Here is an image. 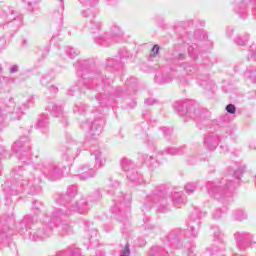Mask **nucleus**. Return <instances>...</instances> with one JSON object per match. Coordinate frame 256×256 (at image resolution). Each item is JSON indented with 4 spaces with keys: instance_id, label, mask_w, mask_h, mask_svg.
<instances>
[{
    "instance_id": "41",
    "label": "nucleus",
    "mask_w": 256,
    "mask_h": 256,
    "mask_svg": "<svg viewBox=\"0 0 256 256\" xmlns=\"http://www.w3.org/2000/svg\"><path fill=\"white\" fill-rule=\"evenodd\" d=\"M65 53L66 55H68V57H70V59H75V57H77V55H79V50L73 48V47H66L65 48Z\"/></svg>"
},
{
    "instance_id": "48",
    "label": "nucleus",
    "mask_w": 256,
    "mask_h": 256,
    "mask_svg": "<svg viewBox=\"0 0 256 256\" xmlns=\"http://www.w3.org/2000/svg\"><path fill=\"white\" fill-rule=\"evenodd\" d=\"M159 49H160V47L157 44L152 47V49L150 51V55H149L150 59H155V57H157V55H159Z\"/></svg>"
},
{
    "instance_id": "23",
    "label": "nucleus",
    "mask_w": 256,
    "mask_h": 256,
    "mask_svg": "<svg viewBox=\"0 0 256 256\" xmlns=\"http://www.w3.org/2000/svg\"><path fill=\"white\" fill-rule=\"evenodd\" d=\"M81 153V150H79V145H69L67 146L65 153L62 155V160L66 161V163H71L72 161H75V158Z\"/></svg>"
},
{
    "instance_id": "37",
    "label": "nucleus",
    "mask_w": 256,
    "mask_h": 256,
    "mask_svg": "<svg viewBox=\"0 0 256 256\" xmlns=\"http://www.w3.org/2000/svg\"><path fill=\"white\" fill-rule=\"evenodd\" d=\"M120 185H121V184L119 183V181H117V180H114V181H113V179L110 178V179H109V184H108V187H109L110 189L107 190V191H108V194H109V195H115V191H117V189H119Z\"/></svg>"
},
{
    "instance_id": "56",
    "label": "nucleus",
    "mask_w": 256,
    "mask_h": 256,
    "mask_svg": "<svg viewBox=\"0 0 256 256\" xmlns=\"http://www.w3.org/2000/svg\"><path fill=\"white\" fill-rule=\"evenodd\" d=\"M226 35H227L228 37H231V36L233 35V28L228 27V28L226 29Z\"/></svg>"
},
{
    "instance_id": "38",
    "label": "nucleus",
    "mask_w": 256,
    "mask_h": 256,
    "mask_svg": "<svg viewBox=\"0 0 256 256\" xmlns=\"http://www.w3.org/2000/svg\"><path fill=\"white\" fill-rule=\"evenodd\" d=\"M86 109H87V105L83 104L82 102H77L74 105L73 112L76 115H83V113H85Z\"/></svg>"
},
{
    "instance_id": "45",
    "label": "nucleus",
    "mask_w": 256,
    "mask_h": 256,
    "mask_svg": "<svg viewBox=\"0 0 256 256\" xmlns=\"http://www.w3.org/2000/svg\"><path fill=\"white\" fill-rule=\"evenodd\" d=\"M253 60V61H256V45L255 44H252L250 47H249V55H248V60Z\"/></svg>"
},
{
    "instance_id": "14",
    "label": "nucleus",
    "mask_w": 256,
    "mask_h": 256,
    "mask_svg": "<svg viewBox=\"0 0 256 256\" xmlns=\"http://www.w3.org/2000/svg\"><path fill=\"white\" fill-rule=\"evenodd\" d=\"M194 100H184L174 103V111L180 115V117H190L195 119L198 115L202 117L201 110L197 109Z\"/></svg>"
},
{
    "instance_id": "17",
    "label": "nucleus",
    "mask_w": 256,
    "mask_h": 256,
    "mask_svg": "<svg viewBox=\"0 0 256 256\" xmlns=\"http://www.w3.org/2000/svg\"><path fill=\"white\" fill-rule=\"evenodd\" d=\"M251 7V12L256 20V0H242L234 2V12L240 19H247V9Z\"/></svg>"
},
{
    "instance_id": "1",
    "label": "nucleus",
    "mask_w": 256,
    "mask_h": 256,
    "mask_svg": "<svg viewBox=\"0 0 256 256\" xmlns=\"http://www.w3.org/2000/svg\"><path fill=\"white\" fill-rule=\"evenodd\" d=\"M75 197H77V186L75 185L68 186L65 194H55L54 201L61 208H55L50 216L44 215L42 223L37 222L35 217L26 215L21 225L25 226L29 239L31 241H41V239L51 237L55 229H58V233L62 236L69 235L71 232L69 215H73V213H80V215L87 213L89 211V201H99L102 196L101 190H96L88 198L82 196L79 200H75Z\"/></svg>"
},
{
    "instance_id": "10",
    "label": "nucleus",
    "mask_w": 256,
    "mask_h": 256,
    "mask_svg": "<svg viewBox=\"0 0 256 256\" xmlns=\"http://www.w3.org/2000/svg\"><path fill=\"white\" fill-rule=\"evenodd\" d=\"M35 105V97L31 96L29 100L26 102H23L21 105H17L13 107L11 106H5L4 108H0V131L1 127H3V124L5 123V119H7V115L10 113L11 119H21V115H24L25 111L32 106Z\"/></svg>"
},
{
    "instance_id": "47",
    "label": "nucleus",
    "mask_w": 256,
    "mask_h": 256,
    "mask_svg": "<svg viewBox=\"0 0 256 256\" xmlns=\"http://www.w3.org/2000/svg\"><path fill=\"white\" fill-rule=\"evenodd\" d=\"M32 211H34V213L36 215H39V213H41V202L35 200L32 202Z\"/></svg>"
},
{
    "instance_id": "40",
    "label": "nucleus",
    "mask_w": 256,
    "mask_h": 256,
    "mask_svg": "<svg viewBox=\"0 0 256 256\" xmlns=\"http://www.w3.org/2000/svg\"><path fill=\"white\" fill-rule=\"evenodd\" d=\"M197 185H199L198 182H189L184 186L185 192L188 195H191L196 189H197Z\"/></svg>"
},
{
    "instance_id": "22",
    "label": "nucleus",
    "mask_w": 256,
    "mask_h": 256,
    "mask_svg": "<svg viewBox=\"0 0 256 256\" xmlns=\"http://www.w3.org/2000/svg\"><path fill=\"white\" fill-rule=\"evenodd\" d=\"M119 55L120 57L110 58L106 61V69H115L117 71L123 67V59L129 57V52L125 51V54H123V50H120Z\"/></svg>"
},
{
    "instance_id": "42",
    "label": "nucleus",
    "mask_w": 256,
    "mask_h": 256,
    "mask_svg": "<svg viewBox=\"0 0 256 256\" xmlns=\"http://www.w3.org/2000/svg\"><path fill=\"white\" fill-rule=\"evenodd\" d=\"M52 81H53V75L51 74H46L42 76V78L40 79V83L41 85H43V87H48L49 83H51Z\"/></svg>"
},
{
    "instance_id": "11",
    "label": "nucleus",
    "mask_w": 256,
    "mask_h": 256,
    "mask_svg": "<svg viewBox=\"0 0 256 256\" xmlns=\"http://www.w3.org/2000/svg\"><path fill=\"white\" fill-rule=\"evenodd\" d=\"M86 121L81 122L80 127L84 131H86V137L90 140H95L99 135H101V132L103 131V119L97 118L95 115V112L92 111V114L87 113ZM92 115V117H91Z\"/></svg>"
},
{
    "instance_id": "30",
    "label": "nucleus",
    "mask_w": 256,
    "mask_h": 256,
    "mask_svg": "<svg viewBox=\"0 0 256 256\" xmlns=\"http://www.w3.org/2000/svg\"><path fill=\"white\" fill-rule=\"evenodd\" d=\"M142 161L149 167V169H157L160 163L153 156H149L148 154H142Z\"/></svg>"
},
{
    "instance_id": "53",
    "label": "nucleus",
    "mask_w": 256,
    "mask_h": 256,
    "mask_svg": "<svg viewBox=\"0 0 256 256\" xmlns=\"http://www.w3.org/2000/svg\"><path fill=\"white\" fill-rule=\"evenodd\" d=\"M0 155H2L5 159H7V157H9V152L5 150V147L0 146Z\"/></svg>"
},
{
    "instance_id": "61",
    "label": "nucleus",
    "mask_w": 256,
    "mask_h": 256,
    "mask_svg": "<svg viewBox=\"0 0 256 256\" xmlns=\"http://www.w3.org/2000/svg\"><path fill=\"white\" fill-rule=\"evenodd\" d=\"M147 115H149V111L144 110V111L142 112V117H144L145 119H147Z\"/></svg>"
},
{
    "instance_id": "33",
    "label": "nucleus",
    "mask_w": 256,
    "mask_h": 256,
    "mask_svg": "<svg viewBox=\"0 0 256 256\" xmlns=\"http://www.w3.org/2000/svg\"><path fill=\"white\" fill-rule=\"evenodd\" d=\"M59 8L54 11V19L58 20L60 25H63V11L65 10V6H63V0H58Z\"/></svg>"
},
{
    "instance_id": "19",
    "label": "nucleus",
    "mask_w": 256,
    "mask_h": 256,
    "mask_svg": "<svg viewBox=\"0 0 256 256\" xmlns=\"http://www.w3.org/2000/svg\"><path fill=\"white\" fill-rule=\"evenodd\" d=\"M121 37H123V29H121V26L117 23H112L110 25L109 33L104 34V39L108 43L107 47L113 42L117 43Z\"/></svg>"
},
{
    "instance_id": "20",
    "label": "nucleus",
    "mask_w": 256,
    "mask_h": 256,
    "mask_svg": "<svg viewBox=\"0 0 256 256\" xmlns=\"http://www.w3.org/2000/svg\"><path fill=\"white\" fill-rule=\"evenodd\" d=\"M185 76H178V80L182 85H188L190 81L195 79V73H197V67L189 62L182 64Z\"/></svg>"
},
{
    "instance_id": "36",
    "label": "nucleus",
    "mask_w": 256,
    "mask_h": 256,
    "mask_svg": "<svg viewBox=\"0 0 256 256\" xmlns=\"http://www.w3.org/2000/svg\"><path fill=\"white\" fill-rule=\"evenodd\" d=\"M234 221H245L247 219V212L243 209L234 210L232 213Z\"/></svg>"
},
{
    "instance_id": "6",
    "label": "nucleus",
    "mask_w": 256,
    "mask_h": 256,
    "mask_svg": "<svg viewBox=\"0 0 256 256\" xmlns=\"http://www.w3.org/2000/svg\"><path fill=\"white\" fill-rule=\"evenodd\" d=\"M207 33L203 30L186 33L182 41L188 46V55L192 59H197L201 51H207L213 47V43L207 40Z\"/></svg>"
},
{
    "instance_id": "18",
    "label": "nucleus",
    "mask_w": 256,
    "mask_h": 256,
    "mask_svg": "<svg viewBox=\"0 0 256 256\" xmlns=\"http://www.w3.org/2000/svg\"><path fill=\"white\" fill-rule=\"evenodd\" d=\"M84 9L81 10L80 14L84 19L88 21L94 20L95 15H97V5H99V0H78Z\"/></svg>"
},
{
    "instance_id": "25",
    "label": "nucleus",
    "mask_w": 256,
    "mask_h": 256,
    "mask_svg": "<svg viewBox=\"0 0 256 256\" xmlns=\"http://www.w3.org/2000/svg\"><path fill=\"white\" fill-rule=\"evenodd\" d=\"M174 75L175 72L171 70L158 71L155 81L158 85H165V83H171V81H173Z\"/></svg>"
},
{
    "instance_id": "28",
    "label": "nucleus",
    "mask_w": 256,
    "mask_h": 256,
    "mask_svg": "<svg viewBox=\"0 0 256 256\" xmlns=\"http://www.w3.org/2000/svg\"><path fill=\"white\" fill-rule=\"evenodd\" d=\"M171 201H172L174 207H176L177 209H181V207H183V205H185L187 200L185 199L183 192L175 191L172 193Z\"/></svg>"
},
{
    "instance_id": "50",
    "label": "nucleus",
    "mask_w": 256,
    "mask_h": 256,
    "mask_svg": "<svg viewBox=\"0 0 256 256\" xmlns=\"http://www.w3.org/2000/svg\"><path fill=\"white\" fill-rule=\"evenodd\" d=\"M227 113H230V115H234V113L237 111V108L233 104H228L226 106Z\"/></svg>"
},
{
    "instance_id": "4",
    "label": "nucleus",
    "mask_w": 256,
    "mask_h": 256,
    "mask_svg": "<svg viewBox=\"0 0 256 256\" xmlns=\"http://www.w3.org/2000/svg\"><path fill=\"white\" fill-rule=\"evenodd\" d=\"M246 169V166L238 167L234 170V178L233 176H225L219 181H208L206 183L208 195L224 205L233 202V193L239 187V181H241Z\"/></svg>"
},
{
    "instance_id": "62",
    "label": "nucleus",
    "mask_w": 256,
    "mask_h": 256,
    "mask_svg": "<svg viewBox=\"0 0 256 256\" xmlns=\"http://www.w3.org/2000/svg\"><path fill=\"white\" fill-rule=\"evenodd\" d=\"M111 229V227L110 228H107V226L105 225L104 226V230L106 231V233H109V230Z\"/></svg>"
},
{
    "instance_id": "7",
    "label": "nucleus",
    "mask_w": 256,
    "mask_h": 256,
    "mask_svg": "<svg viewBox=\"0 0 256 256\" xmlns=\"http://www.w3.org/2000/svg\"><path fill=\"white\" fill-rule=\"evenodd\" d=\"M90 155L94 159V164H84L77 168L76 174L80 181H87V179H93L97 175L99 169H103L107 163V157L99 149L90 150Z\"/></svg>"
},
{
    "instance_id": "64",
    "label": "nucleus",
    "mask_w": 256,
    "mask_h": 256,
    "mask_svg": "<svg viewBox=\"0 0 256 256\" xmlns=\"http://www.w3.org/2000/svg\"><path fill=\"white\" fill-rule=\"evenodd\" d=\"M86 227H89L90 223L89 222H85Z\"/></svg>"
},
{
    "instance_id": "60",
    "label": "nucleus",
    "mask_w": 256,
    "mask_h": 256,
    "mask_svg": "<svg viewBox=\"0 0 256 256\" xmlns=\"http://www.w3.org/2000/svg\"><path fill=\"white\" fill-rule=\"evenodd\" d=\"M28 44H29V41H27V39L22 40V47H27Z\"/></svg>"
},
{
    "instance_id": "13",
    "label": "nucleus",
    "mask_w": 256,
    "mask_h": 256,
    "mask_svg": "<svg viewBox=\"0 0 256 256\" xmlns=\"http://www.w3.org/2000/svg\"><path fill=\"white\" fill-rule=\"evenodd\" d=\"M229 135H231V129L228 127H222L216 129L214 132H208L204 136V147L209 151H213L214 149H217L219 143H221L223 139H227Z\"/></svg>"
},
{
    "instance_id": "32",
    "label": "nucleus",
    "mask_w": 256,
    "mask_h": 256,
    "mask_svg": "<svg viewBox=\"0 0 256 256\" xmlns=\"http://www.w3.org/2000/svg\"><path fill=\"white\" fill-rule=\"evenodd\" d=\"M211 229L213 230L214 241H218V243H220V245L217 246L223 247V232L219 229V226H212Z\"/></svg>"
},
{
    "instance_id": "49",
    "label": "nucleus",
    "mask_w": 256,
    "mask_h": 256,
    "mask_svg": "<svg viewBox=\"0 0 256 256\" xmlns=\"http://www.w3.org/2000/svg\"><path fill=\"white\" fill-rule=\"evenodd\" d=\"M227 208H224L223 210L222 209H218V210H215L212 214V217L213 219H221L222 215L225 213V210Z\"/></svg>"
},
{
    "instance_id": "54",
    "label": "nucleus",
    "mask_w": 256,
    "mask_h": 256,
    "mask_svg": "<svg viewBox=\"0 0 256 256\" xmlns=\"http://www.w3.org/2000/svg\"><path fill=\"white\" fill-rule=\"evenodd\" d=\"M144 105H155V99H152V98H150V99H146L145 101H144Z\"/></svg>"
},
{
    "instance_id": "63",
    "label": "nucleus",
    "mask_w": 256,
    "mask_h": 256,
    "mask_svg": "<svg viewBox=\"0 0 256 256\" xmlns=\"http://www.w3.org/2000/svg\"><path fill=\"white\" fill-rule=\"evenodd\" d=\"M232 256H245V255L234 253Z\"/></svg>"
},
{
    "instance_id": "57",
    "label": "nucleus",
    "mask_w": 256,
    "mask_h": 256,
    "mask_svg": "<svg viewBox=\"0 0 256 256\" xmlns=\"http://www.w3.org/2000/svg\"><path fill=\"white\" fill-rule=\"evenodd\" d=\"M39 2V0H27L28 5H30V7H33V5H37V3Z\"/></svg>"
},
{
    "instance_id": "8",
    "label": "nucleus",
    "mask_w": 256,
    "mask_h": 256,
    "mask_svg": "<svg viewBox=\"0 0 256 256\" xmlns=\"http://www.w3.org/2000/svg\"><path fill=\"white\" fill-rule=\"evenodd\" d=\"M168 196L162 187H156L149 193L142 207V211H150L152 207L156 208L157 213H167L169 211Z\"/></svg>"
},
{
    "instance_id": "46",
    "label": "nucleus",
    "mask_w": 256,
    "mask_h": 256,
    "mask_svg": "<svg viewBox=\"0 0 256 256\" xmlns=\"http://www.w3.org/2000/svg\"><path fill=\"white\" fill-rule=\"evenodd\" d=\"M119 256H131V248L129 243L125 244V246L120 250Z\"/></svg>"
},
{
    "instance_id": "24",
    "label": "nucleus",
    "mask_w": 256,
    "mask_h": 256,
    "mask_svg": "<svg viewBox=\"0 0 256 256\" xmlns=\"http://www.w3.org/2000/svg\"><path fill=\"white\" fill-rule=\"evenodd\" d=\"M47 110L51 113V115H54V117H60L61 123L64 125V127H67V117L63 116V107L57 106L55 103L50 102L47 105Z\"/></svg>"
},
{
    "instance_id": "44",
    "label": "nucleus",
    "mask_w": 256,
    "mask_h": 256,
    "mask_svg": "<svg viewBox=\"0 0 256 256\" xmlns=\"http://www.w3.org/2000/svg\"><path fill=\"white\" fill-rule=\"evenodd\" d=\"M88 233L90 232V236H89V242H90V245H93V239H95V241H98L99 239V235L97 234V229H94L92 228L91 230H87Z\"/></svg>"
},
{
    "instance_id": "35",
    "label": "nucleus",
    "mask_w": 256,
    "mask_h": 256,
    "mask_svg": "<svg viewBox=\"0 0 256 256\" xmlns=\"http://www.w3.org/2000/svg\"><path fill=\"white\" fill-rule=\"evenodd\" d=\"M167 59H168V61H171L172 63H177V61H185V59H187V54L175 50L172 53V56Z\"/></svg>"
},
{
    "instance_id": "9",
    "label": "nucleus",
    "mask_w": 256,
    "mask_h": 256,
    "mask_svg": "<svg viewBox=\"0 0 256 256\" xmlns=\"http://www.w3.org/2000/svg\"><path fill=\"white\" fill-rule=\"evenodd\" d=\"M115 205L110 208V211L115 215L117 221L124 223L129 219L131 213V195L121 194L113 199Z\"/></svg>"
},
{
    "instance_id": "16",
    "label": "nucleus",
    "mask_w": 256,
    "mask_h": 256,
    "mask_svg": "<svg viewBox=\"0 0 256 256\" xmlns=\"http://www.w3.org/2000/svg\"><path fill=\"white\" fill-rule=\"evenodd\" d=\"M102 27L103 24L101 23V21L95 18L94 20L86 22V24L84 25V29L94 35L93 39L95 43H97L98 45H102V47H107L109 43H107V40L105 39V34L101 33Z\"/></svg>"
},
{
    "instance_id": "12",
    "label": "nucleus",
    "mask_w": 256,
    "mask_h": 256,
    "mask_svg": "<svg viewBox=\"0 0 256 256\" xmlns=\"http://www.w3.org/2000/svg\"><path fill=\"white\" fill-rule=\"evenodd\" d=\"M121 169L124 173H126V178L130 183L134 185H143L145 179L143 178V174L139 173L137 170V164L133 162V160L129 158H122L120 160Z\"/></svg>"
},
{
    "instance_id": "15",
    "label": "nucleus",
    "mask_w": 256,
    "mask_h": 256,
    "mask_svg": "<svg viewBox=\"0 0 256 256\" xmlns=\"http://www.w3.org/2000/svg\"><path fill=\"white\" fill-rule=\"evenodd\" d=\"M12 151H14L16 157L24 163L27 159H31V140H29V137L22 136L19 140L14 142Z\"/></svg>"
},
{
    "instance_id": "29",
    "label": "nucleus",
    "mask_w": 256,
    "mask_h": 256,
    "mask_svg": "<svg viewBox=\"0 0 256 256\" xmlns=\"http://www.w3.org/2000/svg\"><path fill=\"white\" fill-rule=\"evenodd\" d=\"M36 129H39L41 133L47 135L49 133V116L42 115L36 124Z\"/></svg>"
},
{
    "instance_id": "5",
    "label": "nucleus",
    "mask_w": 256,
    "mask_h": 256,
    "mask_svg": "<svg viewBox=\"0 0 256 256\" xmlns=\"http://www.w3.org/2000/svg\"><path fill=\"white\" fill-rule=\"evenodd\" d=\"M23 23V16H17V12L11 6L0 7V27L4 34L0 35L2 44L6 43L5 37H13Z\"/></svg>"
},
{
    "instance_id": "43",
    "label": "nucleus",
    "mask_w": 256,
    "mask_h": 256,
    "mask_svg": "<svg viewBox=\"0 0 256 256\" xmlns=\"http://www.w3.org/2000/svg\"><path fill=\"white\" fill-rule=\"evenodd\" d=\"M159 131H161V133L164 135V137H165V139H167V141H169V139H171V135L173 134L172 128L163 127V128H159Z\"/></svg>"
},
{
    "instance_id": "2",
    "label": "nucleus",
    "mask_w": 256,
    "mask_h": 256,
    "mask_svg": "<svg viewBox=\"0 0 256 256\" xmlns=\"http://www.w3.org/2000/svg\"><path fill=\"white\" fill-rule=\"evenodd\" d=\"M93 62L89 60H78L74 67L76 69L77 76L81 79L78 80L77 85L72 86L68 89L67 95L73 97L77 93L82 92L83 88L89 89L90 91H100L95 95V100L100 107H113L117 104V99L123 97V89L121 87L113 88L114 78L91 69Z\"/></svg>"
},
{
    "instance_id": "52",
    "label": "nucleus",
    "mask_w": 256,
    "mask_h": 256,
    "mask_svg": "<svg viewBox=\"0 0 256 256\" xmlns=\"http://www.w3.org/2000/svg\"><path fill=\"white\" fill-rule=\"evenodd\" d=\"M48 91H50V93H52L53 95H55L56 93L59 92V88L55 87V85H50L48 86Z\"/></svg>"
},
{
    "instance_id": "34",
    "label": "nucleus",
    "mask_w": 256,
    "mask_h": 256,
    "mask_svg": "<svg viewBox=\"0 0 256 256\" xmlns=\"http://www.w3.org/2000/svg\"><path fill=\"white\" fill-rule=\"evenodd\" d=\"M185 153V148H168L164 151H160L158 155H183Z\"/></svg>"
},
{
    "instance_id": "27",
    "label": "nucleus",
    "mask_w": 256,
    "mask_h": 256,
    "mask_svg": "<svg viewBox=\"0 0 256 256\" xmlns=\"http://www.w3.org/2000/svg\"><path fill=\"white\" fill-rule=\"evenodd\" d=\"M196 83L205 91H213L215 89V82L209 79V76L202 75L196 78Z\"/></svg>"
},
{
    "instance_id": "58",
    "label": "nucleus",
    "mask_w": 256,
    "mask_h": 256,
    "mask_svg": "<svg viewBox=\"0 0 256 256\" xmlns=\"http://www.w3.org/2000/svg\"><path fill=\"white\" fill-rule=\"evenodd\" d=\"M249 149H253L254 151H256V143L255 142H250Z\"/></svg>"
},
{
    "instance_id": "51",
    "label": "nucleus",
    "mask_w": 256,
    "mask_h": 256,
    "mask_svg": "<svg viewBox=\"0 0 256 256\" xmlns=\"http://www.w3.org/2000/svg\"><path fill=\"white\" fill-rule=\"evenodd\" d=\"M126 85H127V89L128 91H132V93H135L136 90V87H137V84L136 83H133V84H130L129 81L126 82Z\"/></svg>"
},
{
    "instance_id": "21",
    "label": "nucleus",
    "mask_w": 256,
    "mask_h": 256,
    "mask_svg": "<svg viewBox=\"0 0 256 256\" xmlns=\"http://www.w3.org/2000/svg\"><path fill=\"white\" fill-rule=\"evenodd\" d=\"M147 129H149V124L147 122H142L140 126L135 128L136 136L138 139H142L144 143L153 145V134H151V132L147 133Z\"/></svg>"
},
{
    "instance_id": "39",
    "label": "nucleus",
    "mask_w": 256,
    "mask_h": 256,
    "mask_svg": "<svg viewBox=\"0 0 256 256\" xmlns=\"http://www.w3.org/2000/svg\"><path fill=\"white\" fill-rule=\"evenodd\" d=\"M244 77L251 83H256V70L250 69L244 73Z\"/></svg>"
},
{
    "instance_id": "55",
    "label": "nucleus",
    "mask_w": 256,
    "mask_h": 256,
    "mask_svg": "<svg viewBox=\"0 0 256 256\" xmlns=\"http://www.w3.org/2000/svg\"><path fill=\"white\" fill-rule=\"evenodd\" d=\"M19 71V66L18 65H13L10 67V73H17Z\"/></svg>"
},
{
    "instance_id": "31",
    "label": "nucleus",
    "mask_w": 256,
    "mask_h": 256,
    "mask_svg": "<svg viewBox=\"0 0 256 256\" xmlns=\"http://www.w3.org/2000/svg\"><path fill=\"white\" fill-rule=\"evenodd\" d=\"M249 39H251V35L244 32L243 34H239L234 38V43L239 47H245V45L249 43Z\"/></svg>"
},
{
    "instance_id": "26",
    "label": "nucleus",
    "mask_w": 256,
    "mask_h": 256,
    "mask_svg": "<svg viewBox=\"0 0 256 256\" xmlns=\"http://www.w3.org/2000/svg\"><path fill=\"white\" fill-rule=\"evenodd\" d=\"M14 223L15 219L13 216L8 217V219H5V217L0 218V241L7 237V233L9 232V229H11V225Z\"/></svg>"
},
{
    "instance_id": "59",
    "label": "nucleus",
    "mask_w": 256,
    "mask_h": 256,
    "mask_svg": "<svg viewBox=\"0 0 256 256\" xmlns=\"http://www.w3.org/2000/svg\"><path fill=\"white\" fill-rule=\"evenodd\" d=\"M135 105H137L136 101H132L130 104H128V108L129 109H133V107H135Z\"/></svg>"
},
{
    "instance_id": "3",
    "label": "nucleus",
    "mask_w": 256,
    "mask_h": 256,
    "mask_svg": "<svg viewBox=\"0 0 256 256\" xmlns=\"http://www.w3.org/2000/svg\"><path fill=\"white\" fill-rule=\"evenodd\" d=\"M30 166H18L11 172L13 177L11 185L6 182L3 187L4 193L8 195H21V193H27V195H39L41 193V177L43 175L50 181H59L63 179V168L65 166H59L55 163H38L33 165V171L28 172Z\"/></svg>"
}]
</instances>
